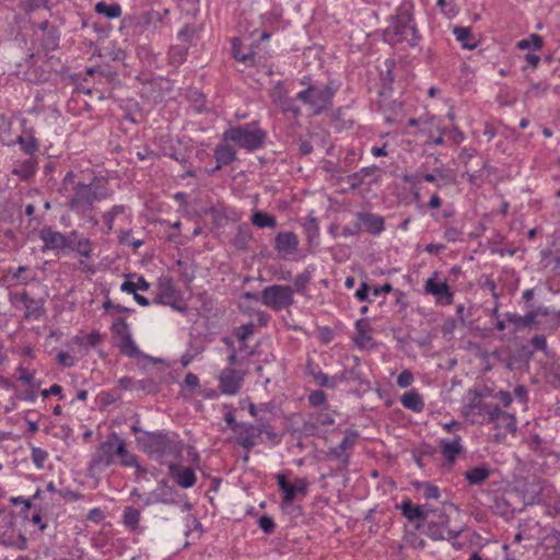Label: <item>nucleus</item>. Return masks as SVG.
Returning a JSON list of instances; mask_svg holds the SVG:
<instances>
[{
  "label": "nucleus",
  "instance_id": "f257e3e1",
  "mask_svg": "<svg viewBox=\"0 0 560 560\" xmlns=\"http://www.w3.org/2000/svg\"><path fill=\"white\" fill-rule=\"evenodd\" d=\"M421 38L415 20L413 1L402 0L395 14L389 16V24L383 30L382 39L392 47L407 42L410 48H416Z\"/></svg>",
  "mask_w": 560,
  "mask_h": 560
},
{
  "label": "nucleus",
  "instance_id": "f03ea898",
  "mask_svg": "<svg viewBox=\"0 0 560 560\" xmlns=\"http://www.w3.org/2000/svg\"><path fill=\"white\" fill-rule=\"evenodd\" d=\"M136 441L141 450L151 458L162 462L165 457L180 459L184 443L173 431L156 430L137 435Z\"/></svg>",
  "mask_w": 560,
  "mask_h": 560
},
{
  "label": "nucleus",
  "instance_id": "7ed1b4c3",
  "mask_svg": "<svg viewBox=\"0 0 560 560\" xmlns=\"http://www.w3.org/2000/svg\"><path fill=\"white\" fill-rule=\"evenodd\" d=\"M70 190L71 195L67 200V207L80 217L91 213L95 202L112 196V190L101 184L96 177H93L90 183L77 182Z\"/></svg>",
  "mask_w": 560,
  "mask_h": 560
},
{
  "label": "nucleus",
  "instance_id": "20e7f679",
  "mask_svg": "<svg viewBox=\"0 0 560 560\" xmlns=\"http://www.w3.org/2000/svg\"><path fill=\"white\" fill-rule=\"evenodd\" d=\"M268 133L260 127L258 120L243 125L230 126L222 133L224 142H232L248 153L261 150L266 147Z\"/></svg>",
  "mask_w": 560,
  "mask_h": 560
},
{
  "label": "nucleus",
  "instance_id": "39448f33",
  "mask_svg": "<svg viewBox=\"0 0 560 560\" xmlns=\"http://www.w3.org/2000/svg\"><path fill=\"white\" fill-rule=\"evenodd\" d=\"M340 84L330 80L327 84L319 86L308 84L307 88L296 94V98L312 108L313 115H320L331 109L332 100Z\"/></svg>",
  "mask_w": 560,
  "mask_h": 560
},
{
  "label": "nucleus",
  "instance_id": "423d86ee",
  "mask_svg": "<svg viewBox=\"0 0 560 560\" xmlns=\"http://www.w3.org/2000/svg\"><path fill=\"white\" fill-rule=\"evenodd\" d=\"M488 388H470L465 395V404L462 407V415L474 424H486L488 417L493 416V408L497 405L485 402Z\"/></svg>",
  "mask_w": 560,
  "mask_h": 560
},
{
  "label": "nucleus",
  "instance_id": "0eeeda50",
  "mask_svg": "<svg viewBox=\"0 0 560 560\" xmlns=\"http://www.w3.org/2000/svg\"><path fill=\"white\" fill-rule=\"evenodd\" d=\"M116 447L117 442L110 432L108 439L101 442L91 456L86 468L89 477L98 478L106 468L115 464Z\"/></svg>",
  "mask_w": 560,
  "mask_h": 560
},
{
  "label": "nucleus",
  "instance_id": "6e6552de",
  "mask_svg": "<svg viewBox=\"0 0 560 560\" xmlns=\"http://www.w3.org/2000/svg\"><path fill=\"white\" fill-rule=\"evenodd\" d=\"M152 303L170 306L184 315L188 312V306L183 302L180 292L176 289L174 280L168 276H162L158 279L156 292Z\"/></svg>",
  "mask_w": 560,
  "mask_h": 560
},
{
  "label": "nucleus",
  "instance_id": "1a4fd4ad",
  "mask_svg": "<svg viewBox=\"0 0 560 560\" xmlns=\"http://www.w3.org/2000/svg\"><path fill=\"white\" fill-rule=\"evenodd\" d=\"M293 293L294 290L290 285L271 284L260 292V302L273 311H281L293 305Z\"/></svg>",
  "mask_w": 560,
  "mask_h": 560
},
{
  "label": "nucleus",
  "instance_id": "9d476101",
  "mask_svg": "<svg viewBox=\"0 0 560 560\" xmlns=\"http://www.w3.org/2000/svg\"><path fill=\"white\" fill-rule=\"evenodd\" d=\"M277 483L279 490L282 492L281 506H289L296 499L298 495L304 498L308 492L310 482L306 478L296 477L294 482L288 481L287 476L283 474L277 475Z\"/></svg>",
  "mask_w": 560,
  "mask_h": 560
},
{
  "label": "nucleus",
  "instance_id": "9b49d317",
  "mask_svg": "<svg viewBox=\"0 0 560 560\" xmlns=\"http://www.w3.org/2000/svg\"><path fill=\"white\" fill-rule=\"evenodd\" d=\"M173 90V82L165 77L147 80L141 89V96L153 103H160Z\"/></svg>",
  "mask_w": 560,
  "mask_h": 560
},
{
  "label": "nucleus",
  "instance_id": "f8f14e48",
  "mask_svg": "<svg viewBox=\"0 0 560 560\" xmlns=\"http://www.w3.org/2000/svg\"><path fill=\"white\" fill-rule=\"evenodd\" d=\"M38 236L43 242V253L47 250L62 252L70 247V244L67 243L66 234L55 230L50 225L43 226L38 233Z\"/></svg>",
  "mask_w": 560,
  "mask_h": 560
},
{
  "label": "nucleus",
  "instance_id": "ddd939ff",
  "mask_svg": "<svg viewBox=\"0 0 560 560\" xmlns=\"http://www.w3.org/2000/svg\"><path fill=\"white\" fill-rule=\"evenodd\" d=\"M355 335L352 338L353 345L360 350H374L377 342L371 335L370 320L360 318L354 323Z\"/></svg>",
  "mask_w": 560,
  "mask_h": 560
},
{
  "label": "nucleus",
  "instance_id": "4468645a",
  "mask_svg": "<svg viewBox=\"0 0 560 560\" xmlns=\"http://www.w3.org/2000/svg\"><path fill=\"white\" fill-rule=\"evenodd\" d=\"M438 272L435 271L424 284L427 293L435 296L436 302L442 305H451L454 302V293L446 282H438Z\"/></svg>",
  "mask_w": 560,
  "mask_h": 560
},
{
  "label": "nucleus",
  "instance_id": "2eb2a0df",
  "mask_svg": "<svg viewBox=\"0 0 560 560\" xmlns=\"http://www.w3.org/2000/svg\"><path fill=\"white\" fill-rule=\"evenodd\" d=\"M213 156L215 159V166L209 172V174H213L223 166L230 165L237 160V153L234 144L232 142H224L222 139L214 148Z\"/></svg>",
  "mask_w": 560,
  "mask_h": 560
},
{
  "label": "nucleus",
  "instance_id": "dca6fc26",
  "mask_svg": "<svg viewBox=\"0 0 560 560\" xmlns=\"http://www.w3.org/2000/svg\"><path fill=\"white\" fill-rule=\"evenodd\" d=\"M38 28L42 32L40 46L43 50H45L46 52L57 50L60 44L59 28L49 21H44L39 23Z\"/></svg>",
  "mask_w": 560,
  "mask_h": 560
},
{
  "label": "nucleus",
  "instance_id": "f3484780",
  "mask_svg": "<svg viewBox=\"0 0 560 560\" xmlns=\"http://www.w3.org/2000/svg\"><path fill=\"white\" fill-rule=\"evenodd\" d=\"M450 525V516L445 511L438 513V516L427 521V528L423 532L431 540H444L445 533Z\"/></svg>",
  "mask_w": 560,
  "mask_h": 560
},
{
  "label": "nucleus",
  "instance_id": "a211bd4d",
  "mask_svg": "<svg viewBox=\"0 0 560 560\" xmlns=\"http://www.w3.org/2000/svg\"><path fill=\"white\" fill-rule=\"evenodd\" d=\"M170 476L183 489L192 488L196 485L197 477L192 468L184 467L179 463L168 465Z\"/></svg>",
  "mask_w": 560,
  "mask_h": 560
},
{
  "label": "nucleus",
  "instance_id": "6ab92c4d",
  "mask_svg": "<svg viewBox=\"0 0 560 560\" xmlns=\"http://www.w3.org/2000/svg\"><path fill=\"white\" fill-rule=\"evenodd\" d=\"M236 433L235 442L246 451L244 460H248V452L257 444V439L259 438L255 430V424L242 422Z\"/></svg>",
  "mask_w": 560,
  "mask_h": 560
},
{
  "label": "nucleus",
  "instance_id": "aec40b11",
  "mask_svg": "<svg viewBox=\"0 0 560 560\" xmlns=\"http://www.w3.org/2000/svg\"><path fill=\"white\" fill-rule=\"evenodd\" d=\"M355 219H360L364 223V231L373 236H378L385 231V219L380 214L359 211L355 213Z\"/></svg>",
  "mask_w": 560,
  "mask_h": 560
},
{
  "label": "nucleus",
  "instance_id": "412c9836",
  "mask_svg": "<svg viewBox=\"0 0 560 560\" xmlns=\"http://www.w3.org/2000/svg\"><path fill=\"white\" fill-rule=\"evenodd\" d=\"M493 416L488 417V422L495 429H504L506 432L515 433L517 430L516 418L513 413L503 411L499 406L493 408Z\"/></svg>",
  "mask_w": 560,
  "mask_h": 560
},
{
  "label": "nucleus",
  "instance_id": "4be33fe9",
  "mask_svg": "<svg viewBox=\"0 0 560 560\" xmlns=\"http://www.w3.org/2000/svg\"><path fill=\"white\" fill-rule=\"evenodd\" d=\"M299 238L294 232L281 231L275 236V249L280 255H292L298 250Z\"/></svg>",
  "mask_w": 560,
  "mask_h": 560
},
{
  "label": "nucleus",
  "instance_id": "5701e85b",
  "mask_svg": "<svg viewBox=\"0 0 560 560\" xmlns=\"http://www.w3.org/2000/svg\"><path fill=\"white\" fill-rule=\"evenodd\" d=\"M493 472V468L488 463H483L467 469L464 472V478L470 487L482 486Z\"/></svg>",
  "mask_w": 560,
  "mask_h": 560
},
{
  "label": "nucleus",
  "instance_id": "b1692460",
  "mask_svg": "<svg viewBox=\"0 0 560 560\" xmlns=\"http://www.w3.org/2000/svg\"><path fill=\"white\" fill-rule=\"evenodd\" d=\"M243 377L234 369L228 368L222 371L220 376V388L226 395H235L238 393Z\"/></svg>",
  "mask_w": 560,
  "mask_h": 560
},
{
  "label": "nucleus",
  "instance_id": "393cba45",
  "mask_svg": "<svg viewBox=\"0 0 560 560\" xmlns=\"http://www.w3.org/2000/svg\"><path fill=\"white\" fill-rule=\"evenodd\" d=\"M440 448L442 456L451 464H453L456 457L464 453V447L462 445L460 435H455L453 440L442 439L440 441Z\"/></svg>",
  "mask_w": 560,
  "mask_h": 560
},
{
  "label": "nucleus",
  "instance_id": "a878e982",
  "mask_svg": "<svg viewBox=\"0 0 560 560\" xmlns=\"http://www.w3.org/2000/svg\"><path fill=\"white\" fill-rule=\"evenodd\" d=\"M19 300L25 308L24 317L26 319H38L43 315V302L35 300L26 291L19 294Z\"/></svg>",
  "mask_w": 560,
  "mask_h": 560
},
{
  "label": "nucleus",
  "instance_id": "bb28decb",
  "mask_svg": "<svg viewBox=\"0 0 560 560\" xmlns=\"http://www.w3.org/2000/svg\"><path fill=\"white\" fill-rule=\"evenodd\" d=\"M163 154L186 167V171L182 175V178L196 177L197 173L191 166L190 156L186 150H177L176 148L171 145L168 150H164Z\"/></svg>",
  "mask_w": 560,
  "mask_h": 560
},
{
  "label": "nucleus",
  "instance_id": "cd10ccee",
  "mask_svg": "<svg viewBox=\"0 0 560 560\" xmlns=\"http://www.w3.org/2000/svg\"><path fill=\"white\" fill-rule=\"evenodd\" d=\"M113 436L117 442L116 456L119 459V464L124 467L139 468L138 458L135 454L127 450L126 441L122 438H120L116 432H113Z\"/></svg>",
  "mask_w": 560,
  "mask_h": 560
},
{
  "label": "nucleus",
  "instance_id": "c85d7f7f",
  "mask_svg": "<svg viewBox=\"0 0 560 560\" xmlns=\"http://www.w3.org/2000/svg\"><path fill=\"white\" fill-rule=\"evenodd\" d=\"M504 318L508 323L514 326V331L522 330L525 327H530L536 325V317L534 311L527 312L525 315L521 316L516 313H505Z\"/></svg>",
  "mask_w": 560,
  "mask_h": 560
},
{
  "label": "nucleus",
  "instance_id": "c756f323",
  "mask_svg": "<svg viewBox=\"0 0 560 560\" xmlns=\"http://www.w3.org/2000/svg\"><path fill=\"white\" fill-rule=\"evenodd\" d=\"M158 492V501L159 504H165V505H176L178 504V493L174 487H171L167 485L165 480H162L159 482L158 487L155 488Z\"/></svg>",
  "mask_w": 560,
  "mask_h": 560
},
{
  "label": "nucleus",
  "instance_id": "7c9ffc66",
  "mask_svg": "<svg viewBox=\"0 0 560 560\" xmlns=\"http://www.w3.org/2000/svg\"><path fill=\"white\" fill-rule=\"evenodd\" d=\"M400 402L406 409H409L413 412L423 411L425 406L422 396L416 388L406 392L400 397Z\"/></svg>",
  "mask_w": 560,
  "mask_h": 560
},
{
  "label": "nucleus",
  "instance_id": "2f4dec72",
  "mask_svg": "<svg viewBox=\"0 0 560 560\" xmlns=\"http://www.w3.org/2000/svg\"><path fill=\"white\" fill-rule=\"evenodd\" d=\"M401 180L405 184L410 186H418V184L423 180L427 183H433L438 188H442V184L438 182V176L432 173H421L419 170L415 173H404L401 174Z\"/></svg>",
  "mask_w": 560,
  "mask_h": 560
},
{
  "label": "nucleus",
  "instance_id": "473e14b6",
  "mask_svg": "<svg viewBox=\"0 0 560 560\" xmlns=\"http://www.w3.org/2000/svg\"><path fill=\"white\" fill-rule=\"evenodd\" d=\"M378 171L376 165H370L362 167L360 171L352 173L347 176L349 183V189L355 190L364 184V179L369 176L374 175Z\"/></svg>",
  "mask_w": 560,
  "mask_h": 560
},
{
  "label": "nucleus",
  "instance_id": "72a5a7b5",
  "mask_svg": "<svg viewBox=\"0 0 560 560\" xmlns=\"http://www.w3.org/2000/svg\"><path fill=\"white\" fill-rule=\"evenodd\" d=\"M197 301L199 302L198 313L200 316L210 318L215 315L214 300L207 291L198 293Z\"/></svg>",
  "mask_w": 560,
  "mask_h": 560
},
{
  "label": "nucleus",
  "instance_id": "f704fd0d",
  "mask_svg": "<svg viewBox=\"0 0 560 560\" xmlns=\"http://www.w3.org/2000/svg\"><path fill=\"white\" fill-rule=\"evenodd\" d=\"M282 18H283L282 9L279 7H276L272 10L260 15L261 27L268 28L271 31H278L279 24L282 21Z\"/></svg>",
  "mask_w": 560,
  "mask_h": 560
},
{
  "label": "nucleus",
  "instance_id": "c9c22d12",
  "mask_svg": "<svg viewBox=\"0 0 560 560\" xmlns=\"http://www.w3.org/2000/svg\"><path fill=\"white\" fill-rule=\"evenodd\" d=\"M398 508L401 511L404 517H406L409 522H413L416 520L425 521L423 508L413 504L409 499L404 500Z\"/></svg>",
  "mask_w": 560,
  "mask_h": 560
},
{
  "label": "nucleus",
  "instance_id": "e433bc0d",
  "mask_svg": "<svg viewBox=\"0 0 560 560\" xmlns=\"http://www.w3.org/2000/svg\"><path fill=\"white\" fill-rule=\"evenodd\" d=\"M94 11L100 15H104L108 20H113L121 15L122 9L117 2L107 3L102 0L95 3Z\"/></svg>",
  "mask_w": 560,
  "mask_h": 560
},
{
  "label": "nucleus",
  "instance_id": "4c0bfd02",
  "mask_svg": "<svg viewBox=\"0 0 560 560\" xmlns=\"http://www.w3.org/2000/svg\"><path fill=\"white\" fill-rule=\"evenodd\" d=\"M456 40L462 44L463 48L475 49L477 47V40L471 32L470 27L456 26L453 31Z\"/></svg>",
  "mask_w": 560,
  "mask_h": 560
},
{
  "label": "nucleus",
  "instance_id": "58836bf2",
  "mask_svg": "<svg viewBox=\"0 0 560 560\" xmlns=\"http://www.w3.org/2000/svg\"><path fill=\"white\" fill-rule=\"evenodd\" d=\"M250 223L258 229H275L277 226V220L272 214L256 210L250 217Z\"/></svg>",
  "mask_w": 560,
  "mask_h": 560
},
{
  "label": "nucleus",
  "instance_id": "ea45409f",
  "mask_svg": "<svg viewBox=\"0 0 560 560\" xmlns=\"http://www.w3.org/2000/svg\"><path fill=\"white\" fill-rule=\"evenodd\" d=\"M167 13H168L167 9L164 10L163 14L162 13L160 14V12H158L155 10L144 11L136 18V25L142 30L148 28L152 23H154L156 21H161V23H162L164 15H166Z\"/></svg>",
  "mask_w": 560,
  "mask_h": 560
},
{
  "label": "nucleus",
  "instance_id": "a19ab883",
  "mask_svg": "<svg viewBox=\"0 0 560 560\" xmlns=\"http://www.w3.org/2000/svg\"><path fill=\"white\" fill-rule=\"evenodd\" d=\"M302 228L308 243H313L319 237V225L313 211L304 219Z\"/></svg>",
  "mask_w": 560,
  "mask_h": 560
},
{
  "label": "nucleus",
  "instance_id": "79ce46f5",
  "mask_svg": "<svg viewBox=\"0 0 560 560\" xmlns=\"http://www.w3.org/2000/svg\"><path fill=\"white\" fill-rule=\"evenodd\" d=\"M117 347L119 348L121 353H124L128 358L138 359V358L144 357V354L140 351L138 346L135 343L131 335H127L125 337V339L118 341Z\"/></svg>",
  "mask_w": 560,
  "mask_h": 560
},
{
  "label": "nucleus",
  "instance_id": "37998d69",
  "mask_svg": "<svg viewBox=\"0 0 560 560\" xmlns=\"http://www.w3.org/2000/svg\"><path fill=\"white\" fill-rule=\"evenodd\" d=\"M140 511L133 506H126L122 512V524L131 532L139 529Z\"/></svg>",
  "mask_w": 560,
  "mask_h": 560
},
{
  "label": "nucleus",
  "instance_id": "c03bdc74",
  "mask_svg": "<svg viewBox=\"0 0 560 560\" xmlns=\"http://www.w3.org/2000/svg\"><path fill=\"white\" fill-rule=\"evenodd\" d=\"M37 164L33 159H28L12 170V174L19 176L21 180H28L35 175Z\"/></svg>",
  "mask_w": 560,
  "mask_h": 560
},
{
  "label": "nucleus",
  "instance_id": "a18cd8bd",
  "mask_svg": "<svg viewBox=\"0 0 560 560\" xmlns=\"http://www.w3.org/2000/svg\"><path fill=\"white\" fill-rule=\"evenodd\" d=\"M257 424H255V430L257 431L258 435L265 434L268 441H276L278 438V434L276 432L275 427L271 424L270 420L259 416L257 419Z\"/></svg>",
  "mask_w": 560,
  "mask_h": 560
},
{
  "label": "nucleus",
  "instance_id": "49530a36",
  "mask_svg": "<svg viewBox=\"0 0 560 560\" xmlns=\"http://www.w3.org/2000/svg\"><path fill=\"white\" fill-rule=\"evenodd\" d=\"M412 486L417 491L421 492L422 497L427 500L439 499L441 495L439 487L430 481H413Z\"/></svg>",
  "mask_w": 560,
  "mask_h": 560
},
{
  "label": "nucleus",
  "instance_id": "de8ad7c7",
  "mask_svg": "<svg viewBox=\"0 0 560 560\" xmlns=\"http://www.w3.org/2000/svg\"><path fill=\"white\" fill-rule=\"evenodd\" d=\"M296 101H299L296 96H288L280 104H278L277 107L280 109L282 114L290 115L291 117L296 119L302 115V109L298 105Z\"/></svg>",
  "mask_w": 560,
  "mask_h": 560
},
{
  "label": "nucleus",
  "instance_id": "09e8293b",
  "mask_svg": "<svg viewBox=\"0 0 560 560\" xmlns=\"http://www.w3.org/2000/svg\"><path fill=\"white\" fill-rule=\"evenodd\" d=\"M42 498V490L37 489V491L31 497V498H24V497H13L10 499V502L13 505H20L22 504L23 508L21 510V513L23 514L24 518H28V513L32 510V504L34 500H38Z\"/></svg>",
  "mask_w": 560,
  "mask_h": 560
},
{
  "label": "nucleus",
  "instance_id": "8fccbe9b",
  "mask_svg": "<svg viewBox=\"0 0 560 560\" xmlns=\"http://www.w3.org/2000/svg\"><path fill=\"white\" fill-rule=\"evenodd\" d=\"M124 212H125L124 205H115L108 211H106L102 214V217L104 219V224H105V226H104L105 234H109L113 231L115 218Z\"/></svg>",
  "mask_w": 560,
  "mask_h": 560
},
{
  "label": "nucleus",
  "instance_id": "3c124183",
  "mask_svg": "<svg viewBox=\"0 0 560 560\" xmlns=\"http://www.w3.org/2000/svg\"><path fill=\"white\" fill-rule=\"evenodd\" d=\"M544 540L546 548L552 550V556L560 557V528L551 527Z\"/></svg>",
  "mask_w": 560,
  "mask_h": 560
},
{
  "label": "nucleus",
  "instance_id": "603ef678",
  "mask_svg": "<svg viewBox=\"0 0 560 560\" xmlns=\"http://www.w3.org/2000/svg\"><path fill=\"white\" fill-rule=\"evenodd\" d=\"M15 142L20 144L22 152L27 155H33L39 149L38 140L32 133L27 137L19 136Z\"/></svg>",
  "mask_w": 560,
  "mask_h": 560
},
{
  "label": "nucleus",
  "instance_id": "864d4df0",
  "mask_svg": "<svg viewBox=\"0 0 560 560\" xmlns=\"http://www.w3.org/2000/svg\"><path fill=\"white\" fill-rule=\"evenodd\" d=\"M534 311L535 317L538 316L542 317H550L549 324L550 328L556 330L560 327V310L559 311H551L547 306H538Z\"/></svg>",
  "mask_w": 560,
  "mask_h": 560
},
{
  "label": "nucleus",
  "instance_id": "5fc2aeb1",
  "mask_svg": "<svg viewBox=\"0 0 560 560\" xmlns=\"http://www.w3.org/2000/svg\"><path fill=\"white\" fill-rule=\"evenodd\" d=\"M326 455L328 459L340 462L345 469H347L350 465V453L342 448L339 444L330 447Z\"/></svg>",
  "mask_w": 560,
  "mask_h": 560
},
{
  "label": "nucleus",
  "instance_id": "6e6d98bb",
  "mask_svg": "<svg viewBox=\"0 0 560 560\" xmlns=\"http://www.w3.org/2000/svg\"><path fill=\"white\" fill-rule=\"evenodd\" d=\"M326 455L328 459L340 462L345 469H347L350 465V453L342 448L339 444L330 447Z\"/></svg>",
  "mask_w": 560,
  "mask_h": 560
},
{
  "label": "nucleus",
  "instance_id": "4d7b16f0",
  "mask_svg": "<svg viewBox=\"0 0 560 560\" xmlns=\"http://www.w3.org/2000/svg\"><path fill=\"white\" fill-rule=\"evenodd\" d=\"M326 455L328 459L340 462L345 469H347L350 465V453L342 448L339 444L330 447Z\"/></svg>",
  "mask_w": 560,
  "mask_h": 560
},
{
  "label": "nucleus",
  "instance_id": "13d9d810",
  "mask_svg": "<svg viewBox=\"0 0 560 560\" xmlns=\"http://www.w3.org/2000/svg\"><path fill=\"white\" fill-rule=\"evenodd\" d=\"M326 455L328 459L340 462L345 469H347L350 465V453L342 448L339 444L330 447Z\"/></svg>",
  "mask_w": 560,
  "mask_h": 560
},
{
  "label": "nucleus",
  "instance_id": "bf43d9fd",
  "mask_svg": "<svg viewBox=\"0 0 560 560\" xmlns=\"http://www.w3.org/2000/svg\"><path fill=\"white\" fill-rule=\"evenodd\" d=\"M312 280V271L306 269L303 272L299 273L293 282L294 292L304 295L306 293L307 287Z\"/></svg>",
  "mask_w": 560,
  "mask_h": 560
},
{
  "label": "nucleus",
  "instance_id": "052dcab7",
  "mask_svg": "<svg viewBox=\"0 0 560 560\" xmlns=\"http://www.w3.org/2000/svg\"><path fill=\"white\" fill-rule=\"evenodd\" d=\"M269 96H270L272 103L277 106L283 100H285L288 96H290V94H289L288 89L284 85V82L279 80L272 85Z\"/></svg>",
  "mask_w": 560,
  "mask_h": 560
},
{
  "label": "nucleus",
  "instance_id": "680f3d73",
  "mask_svg": "<svg viewBox=\"0 0 560 560\" xmlns=\"http://www.w3.org/2000/svg\"><path fill=\"white\" fill-rule=\"evenodd\" d=\"M339 382L357 383L360 386L362 384L369 385V383L363 380L362 373L355 368L350 369V370H343L342 372H340L339 373Z\"/></svg>",
  "mask_w": 560,
  "mask_h": 560
},
{
  "label": "nucleus",
  "instance_id": "e2e57ef3",
  "mask_svg": "<svg viewBox=\"0 0 560 560\" xmlns=\"http://www.w3.org/2000/svg\"><path fill=\"white\" fill-rule=\"evenodd\" d=\"M51 508V502L47 500V498L42 492V498L33 501L31 511H37L38 513L43 514L46 520H50L54 516Z\"/></svg>",
  "mask_w": 560,
  "mask_h": 560
},
{
  "label": "nucleus",
  "instance_id": "0e129e2a",
  "mask_svg": "<svg viewBox=\"0 0 560 560\" xmlns=\"http://www.w3.org/2000/svg\"><path fill=\"white\" fill-rule=\"evenodd\" d=\"M232 54L234 59L241 62H247L254 58V51L244 52L242 50V40L237 37H234L232 40Z\"/></svg>",
  "mask_w": 560,
  "mask_h": 560
},
{
  "label": "nucleus",
  "instance_id": "69168bd1",
  "mask_svg": "<svg viewBox=\"0 0 560 560\" xmlns=\"http://www.w3.org/2000/svg\"><path fill=\"white\" fill-rule=\"evenodd\" d=\"M50 1L51 0H22L19 7L25 14H30L40 8L50 9Z\"/></svg>",
  "mask_w": 560,
  "mask_h": 560
},
{
  "label": "nucleus",
  "instance_id": "338daca9",
  "mask_svg": "<svg viewBox=\"0 0 560 560\" xmlns=\"http://www.w3.org/2000/svg\"><path fill=\"white\" fill-rule=\"evenodd\" d=\"M527 445L534 453L546 456L548 454L547 443L540 438L539 434H533L527 441Z\"/></svg>",
  "mask_w": 560,
  "mask_h": 560
},
{
  "label": "nucleus",
  "instance_id": "774afa93",
  "mask_svg": "<svg viewBox=\"0 0 560 560\" xmlns=\"http://www.w3.org/2000/svg\"><path fill=\"white\" fill-rule=\"evenodd\" d=\"M68 249L78 253L83 258H90L92 255V242L90 238L81 237L73 247H68Z\"/></svg>",
  "mask_w": 560,
  "mask_h": 560
}]
</instances>
